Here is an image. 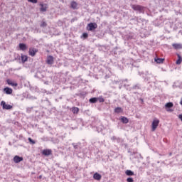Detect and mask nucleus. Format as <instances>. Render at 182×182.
Masks as SVG:
<instances>
[{"mask_svg": "<svg viewBox=\"0 0 182 182\" xmlns=\"http://www.w3.org/2000/svg\"><path fill=\"white\" fill-rule=\"evenodd\" d=\"M19 49H20V50H26V49H28V47L23 43H20Z\"/></svg>", "mask_w": 182, "mask_h": 182, "instance_id": "obj_13", "label": "nucleus"}, {"mask_svg": "<svg viewBox=\"0 0 182 182\" xmlns=\"http://www.w3.org/2000/svg\"><path fill=\"white\" fill-rule=\"evenodd\" d=\"M47 63L48 65H53V57L52 55L48 56Z\"/></svg>", "mask_w": 182, "mask_h": 182, "instance_id": "obj_8", "label": "nucleus"}, {"mask_svg": "<svg viewBox=\"0 0 182 182\" xmlns=\"http://www.w3.org/2000/svg\"><path fill=\"white\" fill-rule=\"evenodd\" d=\"M132 9L134 11H139V12H143V6H138V5H134L132 6Z\"/></svg>", "mask_w": 182, "mask_h": 182, "instance_id": "obj_6", "label": "nucleus"}, {"mask_svg": "<svg viewBox=\"0 0 182 182\" xmlns=\"http://www.w3.org/2000/svg\"><path fill=\"white\" fill-rule=\"evenodd\" d=\"M82 36H83V38H87L88 35H87V33H84L82 34Z\"/></svg>", "mask_w": 182, "mask_h": 182, "instance_id": "obj_31", "label": "nucleus"}, {"mask_svg": "<svg viewBox=\"0 0 182 182\" xmlns=\"http://www.w3.org/2000/svg\"><path fill=\"white\" fill-rule=\"evenodd\" d=\"M51 153H52V151H50V149H44L43 151V154L44 156H50Z\"/></svg>", "mask_w": 182, "mask_h": 182, "instance_id": "obj_11", "label": "nucleus"}, {"mask_svg": "<svg viewBox=\"0 0 182 182\" xmlns=\"http://www.w3.org/2000/svg\"><path fill=\"white\" fill-rule=\"evenodd\" d=\"M93 178L95 180H97L98 181H100L102 179V175L97 173H95L93 176Z\"/></svg>", "mask_w": 182, "mask_h": 182, "instance_id": "obj_10", "label": "nucleus"}, {"mask_svg": "<svg viewBox=\"0 0 182 182\" xmlns=\"http://www.w3.org/2000/svg\"><path fill=\"white\" fill-rule=\"evenodd\" d=\"M8 85H10V86H12L13 87H16L18 86V83L15 81H12L11 80H7Z\"/></svg>", "mask_w": 182, "mask_h": 182, "instance_id": "obj_7", "label": "nucleus"}, {"mask_svg": "<svg viewBox=\"0 0 182 182\" xmlns=\"http://www.w3.org/2000/svg\"><path fill=\"white\" fill-rule=\"evenodd\" d=\"M28 2H31V4H38V0H28Z\"/></svg>", "mask_w": 182, "mask_h": 182, "instance_id": "obj_27", "label": "nucleus"}, {"mask_svg": "<svg viewBox=\"0 0 182 182\" xmlns=\"http://www.w3.org/2000/svg\"><path fill=\"white\" fill-rule=\"evenodd\" d=\"M41 28H45V27H46V22L43 21V22L41 23Z\"/></svg>", "mask_w": 182, "mask_h": 182, "instance_id": "obj_26", "label": "nucleus"}, {"mask_svg": "<svg viewBox=\"0 0 182 182\" xmlns=\"http://www.w3.org/2000/svg\"><path fill=\"white\" fill-rule=\"evenodd\" d=\"M164 61V59H162V58L155 59V62H156V63H163Z\"/></svg>", "mask_w": 182, "mask_h": 182, "instance_id": "obj_22", "label": "nucleus"}, {"mask_svg": "<svg viewBox=\"0 0 182 182\" xmlns=\"http://www.w3.org/2000/svg\"><path fill=\"white\" fill-rule=\"evenodd\" d=\"M173 102H168L165 105V107L166 109H170L171 107H173Z\"/></svg>", "mask_w": 182, "mask_h": 182, "instance_id": "obj_19", "label": "nucleus"}, {"mask_svg": "<svg viewBox=\"0 0 182 182\" xmlns=\"http://www.w3.org/2000/svg\"><path fill=\"white\" fill-rule=\"evenodd\" d=\"M26 60H28V56L21 55V61L23 62V63H25V62H26Z\"/></svg>", "mask_w": 182, "mask_h": 182, "instance_id": "obj_20", "label": "nucleus"}, {"mask_svg": "<svg viewBox=\"0 0 182 182\" xmlns=\"http://www.w3.org/2000/svg\"><path fill=\"white\" fill-rule=\"evenodd\" d=\"M71 8H73V9H77V3L75 1L71 2Z\"/></svg>", "mask_w": 182, "mask_h": 182, "instance_id": "obj_16", "label": "nucleus"}, {"mask_svg": "<svg viewBox=\"0 0 182 182\" xmlns=\"http://www.w3.org/2000/svg\"><path fill=\"white\" fill-rule=\"evenodd\" d=\"M178 117H179L180 120H181V122H182V114H179Z\"/></svg>", "mask_w": 182, "mask_h": 182, "instance_id": "obj_32", "label": "nucleus"}, {"mask_svg": "<svg viewBox=\"0 0 182 182\" xmlns=\"http://www.w3.org/2000/svg\"><path fill=\"white\" fill-rule=\"evenodd\" d=\"M115 113H122L123 110L122 109V107H117L114 109Z\"/></svg>", "mask_w": 182, "mask_h": 182, "instance_id": "obj_21", "label": "nucleus"}, {"mask_svg": "<svg viewBox=\"0 0 182 182\" xmlns=\"http://www.w3.org/2000/svg\"><path fill=\"white\" fill-rule=\"evenodd\" d=\"M97 99L100 102V103H103V102H105V99H103V97H100Z\"/></svg>", "mask_w": 182, "mask_h": 182, "instance_id": "obj_25", "label": "nucleus"}, {"mask_svg": "<svg viewBox=\"0 0 182 182\" xmlns=\"http://www.w3.org/2000/svg\"><path fill=\"white\" fill-rule=\"evenodd\" d=\"M1 106L6 110H11V109H12V105L6 104L5 101H1Z\"/></svg>", "mask_w": 182, "mask_h": 182, "instance_id": "obj_1", "label": "nucleus"}, {"mask_svg": "<svg viewBox=\"0 0 182 182\" xmlns=\"http://www.w3.org/2000/svg\"><path fill=\"white\" fill-rule=\"evenodd\" d=\"M127 182H133V181H134L132 179V178H128L127 179Z\"/></svg>", "mask_w": 182, "mask_h": 182, "instance_id": "obj_29", "label": "nucleus"}, {"mask_svg": "<svg viewBox=\"0 0 182 182\" xmlns=\"http://www.w3.org/2000/svg\"><path fill=\"white\" fill-rule=\"evenodd\" d=\"M159 123H160V120L156 119L152 122V132H155L157 127H159Z\"/></svg>", "mask_w": 182, "mask_h": 182, "instance_id": "obj_2", "label": "nucleus"}, {"mask_svg": "<svg viewBox=\"0 0 182 182\" xmlns=\"http://www.w3.org/2000/svg\"><path fill=\"white\" fill-rule=\"evenodd\" d=\"M182 62V58L181 55H180L179 54H178V60H176V65H181Z\"/></svg>", "mask_w": 182, "mask_h": 182, "instance_id": "obj_15", "label": "nucleus"}, {"mask_svg": "<svg viewBox=\"0 0 182 182\" xmlns=\"http://www.w3.org/2000/svg\"><path fill=\"white\" fill-rule=\"evenodd\" d=\"M28 141H29L30 143H31V144H35V141H33L31 138H28Z\"/></svg>", "mask_w": 182, "mask_h": 182, "instance_id": "obj_28", "label": "nucleus"}, {"mask_svg": "<svg viewBox=\"0 0 182 182\" xmlns=\"http://www.w3.org/2000/svg\"><path fill=\"white\" fill-rule=\"evenodd\" d=\"M121 122H122V123H124L125 124H127V123H129V119H127V118L125 117H122L121 118Z\"/></svg>", "mask_w": 182, "mask_h": 182, "instance_id": "obj_17", "label": "nucleus"}, {"mask_svg": "<svg viewBox=\"0 0 182 182\" xmlns=\"http://www.w3.org/2000/svg\"><path fill=\"white\" fill-rule=\"evenodd\" d=\"M40 11L41 12H46V10L48 9V4H40Z\"/></svg>", "mask_w": 182, "mask_h": 182, "instance_id": "obj_4", "label": "nucleus"}, {"mask_svg": "<svg viewBox=\"0 0 182 182\" xmlns=\"http://www.w3.org/2000/svg\"><path fill=\"white\" fill-rule=\"evenodd\" d=\"M74 149H77V146L74 145Z\"/></svg>", "mask_w": 182, "mask_h": 182, "instance_id": "obj_33", "label": "nucleus"}, {"mask_svg": "<svg viewBox=\"0 0 182 182\" xmlns=\"http://www.w3.org/2000/svg\"><path fill=\"white\" fill-rule=\"evenodd\" d=\"M6 95H12V89L9 87H5L4 89Z\"/></svg>", "mask_w": 182, "mask_h": 182, "instance_id": "obj_12", "label": "nucleus"}, {"mask_svg": "<svg viewBox=\"0 0 182 182\" xmlns=\"http://www.w3.org/2000/svg\"><path fill=\"white\" fill-rule=\"evenodd\" d=\"M88 31H95L97 28L96 23H90L87 25Z\"/></svg>", "mask_w": 182, "mask_h": 182, "instance_id": "obj_3", "label": "nucleus"}, {"mask_svg": "<svg viewBox=\"0 0 182 182\" xmlns=\"http://www.w3.org/2000/svg\"><path fill=\"white\" fill-rule=\"evenodd\" d=\"M73 112L76 114L79 112V108L77 107H73Z\"/></svg>", "mask_w": 182, "mask_h": 182, "instance_id": "obj_23", "label": "nucleus"}, {"mask_svg": "<svg viewBox=\"0 0 182 182\" xmlns=\"http://www.w3.org/2000/svg\"><path fill=\"white\" fill-rule=\"evenodd\" d=\"M125 174H126L127 176H134V172H133V171H131V170H127V171H125Z\"/></svg>", "mask_w": 182, "mask_h": 182, "instance_id": "obj_18", "label": "nucleus"}, {"mask_svg": "<svg viewBox=\"0 0 182 182\" xmlns=\"http://www.w3.org/2000/svg\"><path fill=\"white\" fill-rule=\"evenodd\" d=\"M23 161V158L20 157L19 156H15L14 157V161L16 164L21 163V161Z\"/></svg>", "mask_w": 182, "mask_h": 182, "instance_id": "obj_5", "label": "nucleus"}, {"mask_svg": "<svg viewBox=\"0 0 182 182\" xmlns=\"http://www.w3.org/2000/svg\"><path fill=\"white\" fill-rule=\"evenodd\" d=\"M134 89H140V85H136L134 86Z\"/></svg>", "mask_w": 182, "mask_h": 182, "instance_id": "obj_30", "label": "nucleus"}, {"mask_svg": "<svg viewBox=\"0 0 182 182\" xmlns=\"http://www.w3.org/2000/svg\"><path fill=\"white\" fill-rule=\"evenodd\" d=\"M96 102H97V98H96V97H93V98L90 99V103H96Z\"/></svg>", "mask_w": 182, "mask_h": 182, "instance_id": "obj_24", "label": "nucleus"}, {"mask_svg": "<svg viewBox=\"0 0 182 182\" xmlns=\"http://www.w3.org/2000/svg\"><path fill=\"white\" fill-rule=\"evenodd\" d=\"M36 52H38V51L36 50V48H30L29 55L31 56H35V55H36Z\"/></svg>", "mask_w": 182, "mask_h": 182, "instance_id": "obj_9", "label": "nucleus"}, {"mask_svg": "<svg viewBox=\"0 0 182 182\" xmlns=\"http://www.w3.org/2000/svg\"><path fill=\"white\" fill-rule=\"evenodd\" d=\"M172 46L175 48V49H181L182 48V45L181 44H178V43H173L172 45Z\"/></svg>", "mask_w": 182, "mask_h": 182, "instance_id": "obj_14", "label": "nucleus"}]
</instances>
